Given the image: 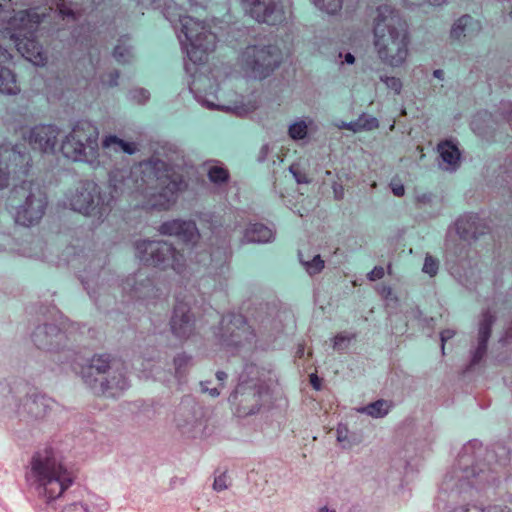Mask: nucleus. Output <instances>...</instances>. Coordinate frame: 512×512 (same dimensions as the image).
I'll return each instance as SVG.
<instances>
[{
    "label": "nucleus",
    "instance_id": "obj_1",
    "mask_svg": "<svg viewBox=\"0 0 512 512\" xmlns=\"http://www.w3.org/2000/svg\"><path fill=\"white\" fill-rule=\"evenodd\" d=\"M184 186L182 176L155 157L133 167L119 184L113 183L115 192L141 195L147 206L159 209H167Z\"/></svg>",
    "mask_w": 512,
    "mask_h": 512
},
{
    "label": "nucleus",
    "instance_id": "obj_2",
    "mask_svg": "<svg viewBox=\"0 0 512 512\" xmlns=\"http://www.w3.org/2000/svg\"><path fill=\"white\" fill-rule=\"evenodd\" d=\"M28 488L46 503L60 497L75 480V475L62 463L51 447L36 451L25 472Z\"/></svg>",
    "mask_w": 512,
    "mask_h": 512
},
{
    "label": "nucleus",
    "instance_id": "obj_3",
    "mask_svg": "<svg viewBox=\"0 0 512 512\" xmlns=\"http://www.w3.org/2000/svg\"><path fill=\"white\" fill-rule=\"evenodd\" d=\"M374 47L384 64L397 68L409 55L410 34L407 22L389 5L377 8L373 22Z\"/></svg>",
    "mask_w": 512,
    "mask_h": 512
},
{
    "label": "nucleus",
    "instance_id": "obj_4",
    "mask_svg": "<svg viewBox=\"0 0 512 512\" xmlns=\"http://www.w3.org/2000/svg\"><path fill=\"white\" fill-rule=\"evenodd\" d=\"M81 377L93 393L106 398H118L130 387L124 363L109 354H95Z\"/></svg>",
    "mask_w": 512,
    "mask_h": 512
},
{
    "label": "nucleus",
    "instance_id": "obj_5",
    "mask_svg": "<svg viewBox=\"0 0 512 512\" xmlns=\"http://www.w3.org/2000/svg\"><path fill=\"white\" fill-rule=\"evenodd\" d=\"M269 373L270 371L254 363L245 364L238 383L229 396V402L235 406L239 416L259 412L269 396V379L266 377Z\"/></svg>",
    "mask_w": 512,
    "mask_h": 512
},
{
    "label": "nucleus",
    "instance_id": "obj_6",
    "mask_svg": "<svg viewBox=\"0 0 512 512\" xmlns=\"http://www.w3.org/2000/svg\"><path fill=\"white\" fill-rule=\"evenodd\" d=\"M40 22V15L32 9L17 11L7 20L6 30L0 37L13 42L17 51L37 66L46 63L43 48L35 39Z\"/></svg>",
    "mask_w": 512,
    "mask_h": 512
},
{
    "label": "nucleus",
    "instance_id": "obj_7",
    "mask_svg": "<svg viewBox=\"0 0 512 512\" xmlns=\"http://www.w3.org/2000/svg\"><path fill=\"white\" fill-rule=\"evenodd\" d=\"M114 201L110 192H104L93 180H81L66 194V203L74 211L98 220L106 218Z\"/></svg>",
    "mask_w": 512,
    "mask_h": 512
},
{
    "label": "nucleus",
    "instance_id": "obj_8",
    "mask_svg": "<svg viewBox=\"0 0 512 512\" xmlns=\"http://www.w3.org/2000/svg\"><path fill=\"white\" fill-rule=\"evenodd\" d=\"M178 39L186 57L192 64L206 61L207 55L215 48L216 35L203 22L188 15L179 16Z\"/></svg>",
    "mask_w": 512,
    "mask_h": 512
},
{
    "label": "nucleus",
    "instance_id": "obj_9",
    "mask_svg": "<svg viewBox=\"0 0 512 512\" xmlns=\"http://www.w3.org/2000/svg\"><path fill=\"white\" fill-rule=\"evenodd\" d=\"M99 131L86 120L76 122L61 144L63 155L74 161L95 165L99 163Z\"/></svg>",
    "mask_w": 512,
    "mask_h": 512
},
{
    "label": "nucleus",
    "instance_id": "obj_10",
    "mask_svg": "<svg viewBox=\"0 0 512 512\" xmlns=\"http://www.w3.org/2000/svg\"><path fill=\"white\" fill-rule=\"evenodd\" d=\"M482 451V444L478 440H470L465 444L459 454V472L454 471L459 479V486L481 487L486 484H493L498 480L497 473L485 463H476L474 460Z\"/></svg>",
    "mask_w": 512,
    "mask_h": 512
},
{
    "label": "nucleus",
    "instance_id": "obj_11",
    "mask_svg": "<svg viewBox=\"0 0 512 512\" xmlns=\"http://www.w3.org/2000/svg\"><path fill=\"white\" fill-rule=\"evenodd\" d=\"M281 62L279 49L271 44H253L243 49L238 57V65L247 78L264 79Z\"/></svg>",
    "mask_w": 512,
    "mask_h": 512
},
{
    "label": "nucleus",
    "instance_id": "obj_12",
    "mask_svg": "<svg viewBox=\"0 0 512 512\" xmlns=\"http://www.w3.org/2000/svg\"><path fill=\"white\" fill-rule=\"evenodd\" d=\"M136 257L148 266L161 269L172 268L177 273L185 269V258L166 241L139 240L134 244Z\"/></svg>",
    "mask_w": 512,
    "mask_h": 512
},
{
    "label": "nucleus",
    "instance_id": "obj_13",
    "mask_svg": "<svg viewBox=\"0 0 512 512\" xmlns=\"http://www.w3.org/2000/svg\"><path fill=\"white\" fill-rule=\"evenodd\" d=\"M217 337L221 345L231 353L251 350L256 342V333L241 314L222 317Z\"/></svg>",
    "mask_w": 512,
    "mask_h": 512
},
{
    "label": "nucleus",
    "instance_id": "obj_14",
    "mask_svg": "<svg viewBox=\"0 0 512 512\" xmlns=\"http://www.w3.org/2000/svg\"><path fill=\"white\" fill-rule=\"evenodd\" d=\"M13 193L24 199L16 207L15 222L25 227L38 223L47 206V199L42 190L30 182H23L21 186L14 189Z\"/></svg>",
    "mask_w": 512,
    "mask_h": 512
},
{
    "label": "nucleus",
    "instance_id": "obj_15",
    "mask_svg": "<svg viewBox=\"0 0 512 512\" xmlns=\"http://www.w3.org/2000/svg\"><path fill=\"white\" fill-rule=\"evenodd\" d=\"M30 156L22 152L17 145L2 143L0 145V190L8 185L11 173L26 174Z\"/></svg>",
    "mask_w": 512,
    "mask_h": 512
},
{
    "label": "nucleus",
    "instance_id": "obj_16",
    "mask_svg": "<svg viewBox=\"0 0 512 512\" xmlns=\"http://www.w3.org/2000/svg\"><path fill=\"white\" fill-rule=\"evenodd\" d=\"M122 289L132 299L146 304H152L159 298V290L156 288L153 279L142 271L127 277L122 283Z\"/></svg>",
    "mask_w": 512,
    "mask_h": 512
},
{
    "label": "nucleus",
    "instance_id": "obj_17",
    "mask_svg": "<svg viewBox=\"0 0 512 512\" xmlns=\"http://www.w3.org/2000/svg\"><path fill=\"white\" fill-rule=\"evenodd\" d=\"M169 325L172 334L178 339H188L194 334L195 316L187 303H176Z\"/></svg>",
    "mask_w": 512,
    "mask_h": 512
},
{
    "label": "nucleus",
    "instance_id": "obj_18",
    "mask_svg": "<svg viewBox=\"0 0 512 512\" xmlns=\"http://www.w3.org/2000/svg\"><path fill=\"white\" fill-rule=\"evenodd\" d=\"M32 340L39 349L55 352L65 345L67 336L58 326L43 324L36 327Z\"/></svg>",
    "mask_w": 512,
    "mask_h": 512
},
{
    "label": "nucleus",
    "instance_id": "obj_19",
    "mask_svg": "<svg viewBox=\"0 0 512 512\" xmlns=\"http://www.w3.org/2000/svg\"><path fill=\"white\" fill-rule=\"evenodd\" d=\"M60 130L53 124H40L32 127L27 140L33 149L44 153H53L58 143Z\"/></svg>",
    "mask_w": 512,
    "mask_h": 512
},
{
    "label": "nucleus",
    "instance_id": "obj_20",
    "mask_svg": "<svg viewBox=\"0 0 512 512\" xmlns=\"http://www.w3.org/2000/svg\"><path fill=\"white\" fill-rule=\"evenodd\" d=\"M242 6L257 22L276 25L281 20V14L276 9L277 0H242Z\"/></svg>",
    "mask_w": 512,
    "mask_h": 512
},
{
    "label": "nucleus",
    "instance_id": "obj_21",
    "mask_svg": "<svg viewBox=\"0 0 512 512\" xmlns=\"http://www.w3.org/2000/svg\"><path fill=\"white\" fill-rule=\"evenodd\" d=\"M229 258V239H221L219 247L212 252H201L197 256L198 263L206 266L209 274L213 276L223 275L227 270Z\"/></svg>",
    "mask_w": 512,
    "mask_h": 512
},
{
    "label": "nucleus",
    "instance_id": "obj_22",
    "mask_svg": "<svg viewBox=\"0 0 512 512\" xmlns=\"http://www.w3.org/2000/svg\"><path fill=\"white\" fill-rule=\"evenodd\" d=\"M158 232L166 236H174L184 243H195L199 239V231L194 221L173 219L163 222Z\"/></svg>",
    "mask_w": 512,
    "mask_h": 512
},
{
    "label": "nucleus",
    "instance_id": "obj_23",
    "mask_svg": "<svg viewBox=\"0 0 512 512\" xmlns=\"http://www.w3.org/2000/svg\"><path fill=\"white\" fill-rule=\"evenodd\" d=\"M455 226L460 238L467 241L476 240L488 231L486 222L474 213H467L459 217Z\"/></svg>",
    "mask_w": 512,
    "mask_h": 512
},
{
    "label": "nucleus",
    "instance_id": "obj_24",
    "mask_svg": "<svg viewBox=\"0 0 512 512\" xmlns=\"http://www.w3.org/2000/svg\"><path fill=\"white\" fill-rule=\"evenodd\" d=\"M495 322V316L489 311L482 313L479 323L477 346L471 350V360L469 367L478 364L487 352V343L491 335V328Z\"/></svg>",
    "mask_w": 512,
    "mask_h": 512
},
{
    "label": "nucleus",
    "instance_id": "obj_25",
    "mask_svg": "<svg viewBox=\"0 0 512 512\" xmlns=\"http://www.w3.org/2000/svg\"><path fill=\"white\" fill-rule=\"evenodd\" d=\"M11 59V53L0 44V93L6 95H16L20 91L15 75L6 67Z\"/></svg>",
    "mask_w": 512,
    "mask_h": 512
},
{
    "label": "nucleus",
    "instance_id": "obj_26",
    "mask_svg": "<svg viewBox=\"0 0 512 512\" xmlns=\"http://www.w3.org/2000/svg\"><path fill=\"white\" fill-rule=\"evenodd\" d=\"M52 400L45 395L32 394L25 398L23 403L24 411L32 419H42L50 411Z\"/></svg>",
    "mask_w": 512,
    "mask_h": 512
},
{
    "label": "nucleus",
    "instance_id": "obj_27",
    "mask_svg": "<svg viewBox=\"0 0 512 512\" xmlns=\"http://www.w3.org/2000/svg\"><path fill=\"white\" fill-rule=\"evenodd\" d=\"M437 150L446 170H455L459 164L460 151L455 143L450 140L438 144Z\"/></svg>",
    "mask_w": 512,
    "mask_h": 512
},
{
    "label": "nucleus",
    "instance_id": "obj_28",
    "mask_svg": "<svg viewBox=\"0 0 512 512\" xmlns=\"http://www.w3.org/2000/svg\"><path fill=\"white\" fill-rule=\"evenodd\" d=\"M274 239V232L268 226L261 223L249 225L243 236L247 243H268Z\"/></svg>",
    "mask_w": 512,
    "mask_h": 512
},
{
    "label": "nucleus",
    "instance_id": "obj_29",
    "mask_svg": "<svg viewBox=\"0 0 512 512\" xmlns=\"http://www.w3.org/2000/svg\"><path fill=\"white\" fill-rule=\"evenodd\" d=\"M102 145L106 149H111L114 152H124L133 155L138 151V145L135 142L124 141L115 135L106 136L103 139Z\"/></svg>",
    "mask_w": 512,
    "mask_h": 512
},
{
    "label": "nucleus",
    "instance_id": "obj_30",
    "mask_svg": "<svg viewBox=\"0 0 512 512\" xmlns=\"http://www.w3.org/2000/svg\"><path fill=\"white\" fill-rule=\"evenodd\" d=\"M474 24V19L470 15L461 16L452 25L450 37L457 41L463 40L468 36Z\"/></svg>",
    "mask_w": 512,
    "mask_h": 512
},
{
    "label": "nucleus",
    "instance_id": "obj_31",
    "mask_svg": "<svg viewBox=\"0 0 512 512\" xmlns=\"http://www.w3.org/2000/svg\"><path fill=\"white\" fill-rule=\"evenodd\" d=\"M391 408V402L379 399L359 408L357 411L372 418H383L389 413Z\"/></svg>",
    "mask_w": 512,
    "mask_h": 512
},
{
    "label": "nucleus",
    "instance_id": "obj_32",
    "mask_svg": "<svg viewBox=\"0 0 512 512\" xmlns=\"http://www.w3.org/2000/svg\"><path fill=\"white\" fill-rule=\"evenodd\" d=\"M190 91L194 94L195 99L198 103H200L203 107L208 109H219V110H229L230 108L228 106L220 105L215 103L214 100L217 99L216 94L209 93V94H202L198 90H194L192 87H190Z\"/></svg>",
    "mask_w": 512,
    "mask_h": 512
},
{
    "label": "nucleus",
    "instance_id": "obj_33",
    "mask_svg": "<svg viewBox=\"0 0 512 512\" xmlns=\"http://www.w3.org/2000/svg\"><path fill=\"white\" fill-rule=\"evenodd\" d=\"M299 259L310 276L320 273L324 268V261L319 254L314 255L312 259H305L303 254L299 253Z\"/></svg>",
    "mask_w": 512,
    "mask_h": 512
},
{
    "label": "nucleus",
    "instance_id": "obj_34",
    "mask_svg": "<svg viewBox=\"0 0 512 512\" xmlns=\"http://www.w3.org/2000/svg\"><path fill=\"white\" fill-rule=\"evenodd\" d=\"M308 126L302 119L296 120L289 125L288 134L293 140H302L307 136Z\"/></svg>",
    "mask_w": 512,
    "mask_h": 512
},
{
    "label": "nucleus",
    "instance_id": "obj_35",
    "mask_svg": "<svg viewBox=\"0 0 512 512\" xmlns=\"http://www.w3.org/2000/svg\"><path fill=\"white\" fill-rule=\"evenodd\" d=\"M312 2L319 10L331 15L342 8V0H312Z\"/></svg>",
    "mask_w": 512,
    "mask_h": 512
},
{
    "label": "nucleus",
    "instance_id": "obj_36",
    "mask_svg": "<svg viewBox=\"0 0 512 512\" xmlns=\"http://www.w3.org/2000/svg\"><path fill=\"white\" fill-rule=\"evenodd\" d=\"M356 338V334L354 333H348V332H341L338 333L333 340V348L336 351L342 352L346 350L351 343L352 340Z\"/></svg>",
    "mask_w": 512,
    "mask_h": 512
},
{
    "label": "nucleus",
    "instance_id": "obj_37",
    "mask_svg": "<svg viewBox=\"0 0 512 512\" xmlns=\"http://www.w3.org/2000/svg\"><path fill=\"white\" fill-rule=\"evenodd\" d=\"M208 177L211 182L221 184L229 179L228 170L220 166H212L208 171Z\"/></svg>",
    "mask_w": 512,
    "mask_h": 512
},
{
    "label": "nucleus",
    "instance_id": "obj_38",
    "mask_svg": "<svg viewBox=\"0 0 512 512\" xmlns=\"http://www.w3.org/2000/svg\"><path fill=\"white\" fill-rule=\"evenodd\" d=\"M191 365H192V358H191V356H189L185 353L178 354L174 358L175 371L178 376H182L183 374H185V372Z\"/></svg>",
    "mask_w": 512,
    "mask_h": 512
},
{
    "label": "nucleus",
    "instance_id": "obj_39",
    "mask_svg": "<svg viewBox=\"0 0 512 512\" xmlns=\"http://www.w3.org/2000/svg\"><path fill=\"white\" fill-rule=\"evenodd\" d=\"M128 97L136 104H145L150 99V93L145 88H134L129 91Z\"/></svg>",
    "mask_w": 512,
    "mask_h": 512
},
{
    "label": "nucleus",
    "instance_id": "obj_40",
    "mask_svg": "<svg viewBox=\"0 0 512 512\" xmlns=\"http://www.w3.org/2000/svg\"><path fill=\"white\" fill-rule=\"evenodd\" d=\"M439 268V262L436 258L431 255H426L422 271L429 276L433 277L437 274Z\"/></svg>",
    "mask_w": 512,
    "mask_h": 512
},
{
    "label": "nucleus",
    "instance_id": "obj_41",
    "mask_svg": "<svg viewBox=\"0 0 512 512\" xmlns=\"http://www.w3.org/2000/svg\"><path fill=\"white\" fill-rule=\"evenodd\" d=\"M113 57L120 63H126L131 58V50L124 45H117L113 51Z\"/></svg>",
    "mask_w": 512,
    "mask_h": 512
},
{
    "label": "nucleus",
    "instance_id": "obj_42",
    "mask_svg": "<svg viewBox=\"0 0 512 512\" xmlns=\"http://www.w3.org/2000/svg\"><path fill=\"white\" fill-rule=\"evenodd\" d=\"M380 80L386 85V87L396 94H399L402 90V82L399 78L394 76H380Z\"/></svg>",
    "mask_w": 512,
    "mask_h": 512
},
{
    "label": "nucleus",
    "instance_id": "obj_43",
    "mask_svg": "<svg viewBox=\"0 0 512 512\" xmlns=\"http://www.w3.org/2000/svg\"><path fill=\"white\" fill-rule=\"evenodd\" d=\"M417 208L423 209L432 205L434 195L431 192L417 193L416 196Z\"/></svg>",
    "mask_w": 512,
    "mask_h": 512
},
{
    "label": "nucleus",
    "instance_id": "obj_44",
    "mask_svg": "<svg viewBox=\"0 0 512 512\" xmlns=\"http://www.w3.org/2000/svg\"><path fill=\"white\" fill-rule=\"evenodd\" d=\"M358 120H361V129L373 130L379 126V122L375 117L368 116L366 114L361 115Z\"/></svg>",
    "mask_w": 512,
    "mask_h": 512
},
{
    "label": "nucleus",
    "instance_id": "obj_45",
    "mask_svg": "<svg viewBox=\"0 0 512 512\" xmlns=\"http://www.w3.org/2000/svg\"><path fill=\"white\" fill-rule=\"evenodd\" d=\"M289 171L298 184H309L311 182V179L306 175V173L302 172L297 166L291 165L289 167Z\"/></svg>",
    "mask_w": 512,
    "mask_h": 512
},
{
    "label": "nucleus",
    "instance_id": "obj_46",
    "mask_svg": "<svg viewBox=\"0 0 512 512\" xmlns=\"http://www.w3.org/2000/svg\"><path fill=\"white\" fill-rule=\"evenodd\" d=\"M60 512H90L88 506L81 502L71 503L63 507Z\"/></svg>",
    "mask_w": 512,
    "mask_h": 512
},
{
    "label": "nucleus",
    "instance_id": "obj_47",
    "mask_svg": "<svg viewBox=\"0 0 512 512\" xmlns=\"http://www.w3.org/2000/svg\"><path fill=\"white\" fill-rule=\"evenodd\" d=\"M119 72L117 70H113L109 72L106 76L102 78V83L109 86L114 87L118 85Z\"/></svg>",
    "mask_w": 512,
    "mask_h": 512
},
{
    "label": "nucleus",
    "instance_id": "obj_48",
    "mask_svg": "<svg viewBox=\"0 0 512 512\" xmlns=\"http://www.w3.org/2000/svg\"><path fill=\"white\" fill-rule=\"evenodd\" d=\"M228 488L227 475L225 473L217 476L213 483V489L217 492L223 491Z\"/></svg>",
    "mask_w": 512,
    "mask_h": 512
},
{
    "label": "nucleus",
    "instance_id": "obj_49",
    "mask_svg": "<svg viewBox=\"0 0 512 512\" xmlns=\"http://www.w3.org/2000/svg\"><path fill=\"white\" fill-rule=\"evenodd\" d=\"M384 276V268L381 266L374 267L368 274L367 278L370 281H376L381 279Z\"/></svg>",
    "mask_w": 512,
    "mask_h": 512
},
{
    "label": "nucleus",
    "instance_id": "obj_50",
    "mask_svg": "<svg viewBox=\"0 0 512 512\" xmlns=\"http://www.w3.org/2000/svg\"><path fill=\"white\" fill-rule=\"evenodd\" d=\"M455 335V331L453 329H445L440 333V340H441V350L444 354V348H445V342L449 339L453 338Z\"/></svg>",
    "mask_w": 512,
    "mask_h": 512
},
{
    "label": "nucleus",
    "instance_id": "obj_51",
    "mask_svg": "<svg viewBox=\"0 0 512 512\" xmlns=\"http://www.w3.org/2000/svg\"><path fill=\"white\" fill-rule=\"evenodd\" d=\"M339 127L351 130L353 132H360V131H362V129H361V120H358V119L355 120V121L349 122V123L343 122Z\"/></svg>",
    "mask_w": 512,
    "mask_h": 512
},
{
    "label": "nucleus",
    "instance_id": "obj_52",
    "mask_svg": "<svg viewBox=\"0 0 512 512\" xmlns=\"http://www.w3.org/2000/svg\"><path fill=\"white\" fill-rule=\"evenodd\" d=\"M504 508H500L499 506H480L474 504V510L473 512H503Z\"/></svg>",
    "mask_w": 512,
    "mask_h": 512
},
{
    "label": "nucleus",
    "instance_id": "obj_53",
    "mask_svg": "<svg viewBox=\"0 0 512 512\" xmlns=\"http://www.w3.org/2000/svg\"><path fill=\"white\" fill-rule=\"evenodd\" d=\"M210 381H203L200 383L202 391L208 392L212 397H217L220 394V390L218 388L209 387Z\"/></svg>",
    "mask_w": 512,
    "mask_h": 512
},
{
    "label": "nucleus",
    "instance_id": "obj_54",
    "mask_svg": "<svg viewBox=\"0 0 512 512\" xmlns=\"http://www.w3.org/2000/svg\"><path fill=\"white\" fill-rule=\"evenodd\" d=\"M270 151L271 150H270V147L268 144L262 145V147L260 148V151L258 153V156H257V161L259 163H263L264 161H266Z\"/></svg>",
    "mask_w": 512,
    "mask_h": 512
},
{
    "label": "nucleus",
    "instance_id": "obj_55",
    "mask_svg": "<svg viewBox=\"0 0 512 512\" xmlns=\"http://www.w3.org/2000/svg\"><path fill=\"white\" fill-rule=\"evenodd\" d=\"M332 188H333L334 198L336 200L343 199V197H344V189H343L342 185L334 183Z\"/></svg>",
    "mask_w": 512,
    "mask_h": 512
},
{
    "label": "nucleus",
    "instance_id": "obj_56",
    "mask_svg": "<svg viewBox=\"0 0 512 512\" xmlns=\"http://www.w3.org/2000/svg\"><path fill=\"white\" fill-rule=\"evenodd\" d=\"M392 192L397 197H402L405 194V188L402 184H395L392 186Z\"/></svg>",
    "mask_w": 512,
    "mask_h": 512
},
{
    "label": "nucleus",
    "instance_id": "obj_57",
    "mask_svg": "<svg viewBox=\"0 0 512 512\" xmlns=\"http://www.w3.org/2000/svg\"><path fill=\"white\" fill-rule=\"evenodd\" d=\"M473 510H474V504L456 507L452 510V512H473Z\"/></svg>",
    "mask_w": 512,
    "mask_h": 512
},
{
    "label": "nucleus",
    "instance_id": "obj_58",
    "mask_svg": "<svg viewBox=\"0 0 512 512\" xmlns=\"http://www.w3.org/2000/svg\"><path fill=\"white\" fill-rule=\"evenodd\" d=\"M227 374L224 371H217L216 378L221 382V387H223V382L227 379Z\"/></svg>",
    "mask_w": 512,
    "mask_h": 512
},
{
    "label": "nucleus",
    "instance_id": "obj_59",
    "mask_svg": "<svg viewBox=\"0 0 512 512\" xmlns=\"http://www.w3.org/2000/svg\"><path fill=\"white\" fill-rule=\"evenodd\" d=\"M84 286H85V289L88 291V294L90 295L91 298H93L95 300V302L97 301L96 297L94 296V291H91L90 290V283L89 281H85V280H82Z\"/></svg>",
    "mask_w": 512,
    "mask_h": 512
},
{
    "label": "nucleus",
    "instance_id": "obj_60",
    "mask_svg": "<svg viewBox=\"0 0 512 512\" xmlns=\"http://www.w3.org/2000/svg\"><path fill=\"white\" fill-rule=\"evenodd\" d=\"M344 62L347 64H353L355 62V57L350 52L344 55Z\"/></svg>",
    "mask_w": 512,
    "mask_h": 512
},
{
    "label": "nucleus",
    "instance_id": "obj_61",
    "mask_svg": "<svg viewBox=\"0 0 512 512\" xmlns=\"http://www.w3.org/2000/svg\"><path fill=\"white\" fill-rule=\"evenodd\" d=\"M381 295L385 298H388L392 295V289L390 287H383L381 290Z\"/></svg>",
    "mask_w": 512,
    "mask_h": 512
},
{
    "label": "nucleus",
    "instance_id": "obj_62",
    "mask_svg": "<svg viewBox=\"0 0 512 512\" xmlns=\"http://www.w3.org/2000/svg\"><path fill=\"white\" fill-rule=\"evenodd\" d=\"M433 76L437 79H444V71L442 69H436L433 71Z\"/></svg>",
    "mask_w": 512,
    "mask_h": 512
},
{
    "label": "nucleus",
    "instance_id": "obj_63",
    "mask_svg": "<svg viewBox=\"0 0 512 512\" xmlns=\"http://www.w3.org/2000/svg\"><path fill=\"white\" fill-rule=\"evenodd\" d=\"M60 13L64 16H73L74 13L70 9L60 8Z\"/></svg>",
    "mask_w": 512,
    "mask_h": 512
},
{
    "label": "nucleus",
    "instance_id": "obj_64",
    "mask_svg": "<svg viewBox=\"0 0 512 512\" xmlns=\"http://www.w3.org/2000/svg\"><path fill=\"white\" fill-rule=\"evenodd\" d=\"M318 512H336V511L334 509H331V508L327 507V506H323V507H321L319 509Z\"/></svg>",
    "mask_w": 512,
    "mask_h": 512
}]
</instances>
